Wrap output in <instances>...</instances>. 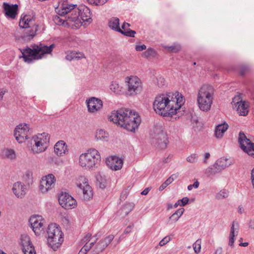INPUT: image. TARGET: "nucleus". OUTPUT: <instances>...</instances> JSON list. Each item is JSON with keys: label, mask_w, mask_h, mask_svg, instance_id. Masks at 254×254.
<instances>
[{"label": "nucleus", "mask_w": 254, "mask_h": 254, "mask_svg": "<svg viewBox=\"0 0 254 254\" xmlns=\"http://www.w3.org/2000/svg\"><path fill=\"white\" fill-rule=\"evenodd\" d=\"M50 141V135L43 132L34 135L31 140V151L33 154L44 152L47 149Z\"/></svg>", "instance_id": "nucleus-9"}, {"label": "nucleus", "mask_w": 254, "mask_h": 254, "mask_svg": "<svg viewBox=\"0 0 254 254\" xmlns=\"http://www.w3.org/2000/svg\"><path fill=\"white\" fill-rule=\"evenodd\" d=\"M65 59L69 61L75 60V51H67L66 53Z\"/></svg>", "instance_id": "nucleus-42"}, {"label": "nucleus", "mask_w": 254, "mask_h": 254, "mask_svg": "<svg viewBox=\"0 0 254 254\" xmlns=\"http://www.w3.org/2000/svg\"><path fill=\"white\" fill-rule=\"evenodd\" d=\"M156 83L158 86L162 87L163 85H165V80L163 77L159 76L157 78Z\"/></svg>", "instance_id": "nucleus-50"}, {"label": "nucleus", "mask_w": 254, "mask_h": 254, "mask_svg": "<svg viewBox=\"0 0 254 254\" xmlns=\"http://www.w3.org/2000/svg\"><path fill=\"white\" fill-rule=\"evenodd\" d=\"M110 89L116 94H120L122 92L123 87L117 81H113L110 84Z\"/></svg>", "instance_id": "nucleus-35"}, {"label": "nucleus", "mask_w": 254, "mask_h": 254, "mask_svg": "<svg viewBox=\"0 0 254 254\" xmlns=\"http://www.w3.org/2000/svg\"><path fill=\"white\" fill-rule=\"evenodd\" d=\"M178 206H181V202L180 199L177 201V202L174 205V208H177Z\"/></svg>", "instance_id": "nucleus-58"}, {"label": "nucleus", "mask_w": 254, "mask_h": 254, "mask_svg": "<svg viewBox=\"0 0 254 254\" xmlns=\"http://www.w3.org/2000/svg\"><path fill=\"white\" fill-rule=\"evenodd\" d=\"M228 127V125L225 122L216 126L214 131L215 137L217 139L222 138Z\"/></svg>", "instance_id": "nucleus-27"}, {"label": "nucleus", "mask_w": 254, "mask_h": 254, "mask_svg": "<svg viewBox=\"0 0 254 254\" xmlns=\"http://www.w3.org/2000/svg\"><path fill=\"white\" fill-rule=\"evenodd\" d=\"M165 48L169 52L176 53L181 50V47L179 44H175L171 46L166 47Z\"/></svg>", "instance_id": "nucleus-41"}, {"label": "nucleus", "mask_w": 254, "mask_h": 254, "mask_svg": "<svg viewBox=\"0 0 254 254\" xmlns=\"http://www.w3.org/2000/svg\"><path fill=\"white\" fill-rule=\"evenodd\" d=\"M19 25L20 27L26 29L23 38L28 40L32 39L38 30V26L36 24L35 18L31 14H22Z\"/></svg>", "instance_id": "nucleus-8"}, {"label": "nucleus", "mask_w": 254, "mask_h": 254, "mask_svg": "<svg viewBox=\"0 0 254 254\" xmlns=\"http://www.w3.org/2000/svg\"><path fill=\"white\" fill-rule=\"evenodd\" d=\"M239 231V224L236 222H233L230 227V231L229 236L228 245L231 247H233L234 246V243L235 240V237L238 235Z\"/></svg>", "instance_id": "nucleus-24"}, {"label": "nucleus", "mask_w": 254, "mask_h": 254, "mask_svg": "<svg viewBox=\"0 0 254 254\" xmlns=\"http://www.w3.org/2000/svg\"><path fill=\"white\" fill-rule=\"evenodd\" d=\"M198 158L196 154H192L187 158V161L190 163H194L197 162Z\"/></svg>", "instance_id": "nucleus-44"}, {"label": "nucleus", "mask_w": 254, "mask_h": 254, "mask_svg": "<svg viewBox=\"0 0 254 254\" xmlns=\"http://www.w3.org/2000/svg\"><path fill=\"white\" fill-rule=\"evenodd\" d=\"M214 90L210 85L204 84L198 90L197 104L199 109L204 112L210 110L214 100Z\"/></svg>", "instance_id": "nucleus-5"}, {"label": "nucleus", "mask_w": 254, "mask_h": 254, "mask_svg": "<svg viewBox=\"0 0 254 254\" xmlns=\"http://www.w3.org/2000/svg\"><path fill=\"white\" fill-rule=\"evenodd\" d=\"M30 135L29 127L27 124H20L14 129V135L19 143L24 142Z\"/></svg>", "instance_id": "nucleus-12"}, {"label": "nucleus", "mask_w": 254, "mask_h": 254, "mask_svg": "<svg viewBox=\"0 0 254 254\" xmlns=\"http://www.w3.org/2000/svg\"><path fill=\"white\" fill-rule=\"evenodd\" d=\"M238 141L241 148L249 155L254 156V143L247 138L243 132L239 134Z\"/></svg>", "instance_id": "nucleus-13"}, {"label": "nucleus", "mask_w": 254, "mask_h": 254, "mask_svg": "<svg viewBox=\"0 0 254 254\" xmlns=\"http://www.w3.org/2000/svg\"><path fill=\"white\" fill-rule=\"evenodd\" d=\"M130 230V227H127V229H126V230H125V232L126 233H127L129 232Z\"/></svg>", "instance_id": "nucleus-63"}, {"label": "nucleus", "mask_w": 254, "mask_h": 254, "mask_svg": "<svg viewBox=\"0 0 254 254\" xmlns=\"http://www.w3.org/2000/svg\"><path fill=\"white\" fill-rule=\"evenodd\" d=\"M127 94L130 96H135L142 90L141 80L136 76H127L125 78Z\"/></svg>", "instance_id": "nucleus-10"}, {"label": "nucleus", "mask_w": 254, "mask_h": 254, "mask_svg": "<svg viewBox=\"0 0 254 254\" xmlns=\"http://www.w3.org/2000/svg\"><path fill=\"white\" fill-rule=\"evenodd\" d=\"M174 208V205H172V204H168V209H170Z\"/></svg>", "instance_id": "nucleus-61"}, {"label": "nucleus", "mask_w": 254, "mask_h": 254, "mask_svg": "<svg viewBox=\"0 0 254 254\" xmlns=\"http://www.w3.org/2000/svg\"><path fill=\"white\" fill-rule=\"evenodd\" d=\"M4 155L8 159H13L15 157L14 151L12 149H6L4 151Z\"/></svg>", "instance_id": "nucleus-43"}, {"label": "nucleus", "mask_w": 254, "mask_h": 254, "mask_svg": "<svg viewBox=\"0 0 254 254\" xmlns=\"http://www.w3.org/2000/svg\"><path fill=\"white\" fill-rule=\"evenodd\" d=\"M95 136L97 140H100L104 141H107L108 140L109 134L104 130L100 129L97 130Z\"/></svg>", "instance_id": "nucleus-33"}, {"label": "nucleus", "mask_w": 254, "mask_h": 254, "mask_svg": "<svg viewBox=\"0 0 254 254\" xmlns=\"http://www.w3.org/2000/svg\"><path fill=\"white\" fill-rule=\"evenodd\" d=\"M45 220L41 215H33L30 219L31 228L36 235H39L44 230Z\"/></svg>", "instance_id": "nucleus-16"}, {"label": "nucleus", "mask_w": 254, "mask_h": 254, "mask_svg": "<svg viewBox=\"0 0 254 254\" xmlns=\"http://www.w3.org/2000/svg\"><path fill=\"white\" fill-rule=\"evenodd\" d=\"M210 156L209 153L207 152L204 154L203 162L204 163H207V159H208Z\"/></svg>", "instance_id": "nucleus-54"}, {"label": "nucleus", "mask_w": 254, "mask_h": 254, "mask_svg": "<svg viewBox=\"0 0 254 254\" xmlns=\"http://www.w3.org/2000/svg\"><path fill=\"white\" fill-rule=\"evenodd\" d=\"M189 198L187 197H184L182 199H180V201L181 202V206H185L189 202Z\"/></svg>", "instance_id": "nucleus-53"}, {"label": "nucleus", "mask_w": 254, "mask_h": 254, "mask_svg": "<svg viewBox=\"0 0 254 254\" xmlns=\"http://www.w3.org/2000/svg\"><path fill=\"white\" fill-rule=\"evenodd\" d=\"M54 152L58 156H63L68 152L67 146L63 140L58 141L54 146Z\"/></svg>", "instance_id": "nucleus-25"}, {"label": "nucleus", "mask_w": 254, "mask_h": 254, "mask_svg": "<svg viewBox=\"0 0 254 254\" xmlns=\"http://www.w3.org/2000/svg\"><path fill=\"white\" fill-rule=\"evenodd\" d=\"M185 102L184 96L179 92L160 93L155 96L153 108L156 114L163 117H173L178 113Z\"/></svg>", "instance_id": "nucleus-1"}, {"label": "nucleus", "mask_w": 254, "mask_h": 254, "mask_svg": "<svg viewBox=\"0 0 254 254\" xmlns=\"http://www.w3.org/2000/svg\"><path fill=\"white\" fill-rule=\"evenodd\" d=\"M130 24L128 23L124 22L122 25L121 31L119 32L127 36L134 37L136 32L134 30H130Z\"/></svg>", "instance_id": "nucleus-29"}, {"label": "nucleus", "mask_w": 254, "mask_h": 254, "mask_svg": "<svg viewBox=\"0 0 254 254\" xmlns=\"http://www.w3.org/2000/svg\"><path fill=\"white\" fill-rule=\"evenodd\" d=\"M193 187L191 185H190L188 187V189L189 190H191L192 189Z\"/></svg>", "instance_id": "nucleus-64"}, {"label": "nucleus", "mask_w": 254, "mask_h": 254, "mask_svg": "<svg viewBox=\"0 0 254 254\" xmlns=\"http://www.w3.org/2000/svg\"><path fill=\"white\" fill-rule=\"evenodd\" d=\"M61 206L66 209H71L77 206L76 200L67 193L61 194L59 197Z\"/></svg>", "instance_id": "nucleus-18"}, {"label": "nucleus", "mask_w": 254, "mask_h": 254, "mask_svg": "<svg viewBox=\"0 0 254 254\" xmlns=\"http://www.w3.org/2000/svg\"><path fill=\"white\" fill-rule=\"evenodd\" d=\"M155 54V51L151 49V48H150V49H148L144 53V55L146 57H149V56H153Z\"/></svg>", "instance_id": "nucleus-51"}, {"label": "nucleus", "mask_w": 254, "mask_h": 254, "mask_svg": "<svg viewBox=\"0 0 254 254\" xmlns=\"http://www.w3.org/2000/svg\"><path fill=\"white\" fill-rule=\"evenodd\" d=\"M154 140L155 143L160 149H164L167 147L168 139L165 131L159 130L155 134Z\"/></svg>", "instance_id": "nucleus-20"}, {"label": "nucleus", "mask_w": 254, "mask_h": 254, "mask_svg": "<svg viewBox=\"0 0 254 254\" xmlns=\"http://www.w3.org/2000/svg\"><path fill=\"white\" fill-rule=\"evenodd\" d=\"M79 10L78 8L74 7V5L68 4L67 2H60L56 8V12L61 16L68 14L67 18L66 20H64L56 16L54 18V21L58 25H67L72 28H78L82 24Z\"/></svg>", "instance_id": "nucleus-3"}, {"label": "nucleus", "mask_w": 254, "mask_h": 254, "mask_svg": "<svg viewBox=\"0 0 254 254\" xmlns=\"http://www.w3.org/2000/svg\"><path fill=\"white\" fill-rule=\"evenodd\" d=\"M231 164V161L229 159L222 157L215 162V167H217L219 170H222L229 167Z\"/></svg>", "instance_id": "nucleus-28"}, {"label": "nucleus", "mask_w": 254, "mask_h": 254, "mask_svg": "<svg viewBox=\"0 0 254 254\" xmlns=\"http://www.w3.org/2000/svg\"><path fill=\"white\" fill-rule=\"evenodd\" d=\"M199 185V183L197 181H196L193 183V184H192L191 185L193 188H194L195 189H197Z\"/></svg>", "instance_id": "nucleus-57"}, {"label": "nucleus", "mask_w": 254, "mask_h": 254, "mask_svg": "<svg viewBox=\"0 0 254 254\" xmlns=\"http://www.w3.org/2000/svg\"><path fill=\"white\" fill-rule=\"evenodd\" d=\"M99 152L95 148H89L79 157V165L85 170H91L97 167L101 161Z\"/></svg>", "instance_id": "nucleus-6"}, {"label": "nucleus", "mask_w": 254, "mask_h": 254, "mask_svg": "<svg viewBox=\"0 0 254 254\" xmlns=\"http://www.w3.org/2000/svg\"><path fill=\"white\" fill-rule=\"evenodd\" d=\"M184 211L185 209L183 208L178 209L169 217V220L171 222H176L183 214Z\"/></svg>", "instance_id": "nucleus-34"}, {"label": "nucleus", "mask_w": 254, "mask_h": 254, "mask_svg": "<svg viewBox=\"0 0 254 254\" xmlns=\"http://www.w3.org/2000/svg\"><path fill=\"white\" fill-rule=\"evenodd\" d=\"M193 250L196 253H198L201 249V240H197L193 244Z\"/></svg>", "instance_id": "nucleus-45"}, {"label": "nucleus", "mask_w": 254, "mask_h": 254, "mask_svg": "<svg viewBox=\"0 0 254 254\" xmlns=\"http://www.w3.org/2000/svg\"><path fill=\"white\" fill-rule=\"evenodd\" d=\"M150 190H151V188H147L145 189L141 192V194H142V195H147L148 194V193L149 192V191H150Z\"/></svg>", "instance_id": "nucleus-56"}, {"label": "nucleus", "mask_w": 254, "mask_h": 254, "mask_svg": "<svg viewBox=\"0 0 254 254\" xmlns=\"http://www.w3.org/2000/svg\"><path fill=\"white\" fill-rule=\"evenodd\" d=\"M109 120L126 130L133 132L141 123V118L136 112L127 108L112 111Z\"/></svg>", "instance_id": "nucleus-2"}, {"label": "nucleus", "mask_w": 254, "mask_h": 254, "mask_svg": "<svg viewBox=\"0 0 254 254\" xmlns=\"http://www.w3.org/2000/svg\"><path fill=\"white\" fill-rule=\"evenodd\" d=\"M96 178L99 187L101 189H105L108 185L107 180L106 177L105 176L103 177L101 175H99L97 176Z\"/></svg>", "instance_id": "nucleus-36"}, {"label": "nucleus", "mask_w": 254, "mask_h": 254, "mask_svg": "<svg viewBox=\"0 0 254 254\" xmlns=\"http://www.w3.org/2000/svg\"><path fill=\"white\" fill-rule=\"evenodd\" d=\"M114 235H109L100 240L95 247L96 253L97 254L103 251L114 239Z\"/></svg>", "instance_id": "nucleus-23"}, {"label": "nucleus", "mask_w": 254, "mask_h": 254, "mask_svg": "<svg viewBox=\"0 0 254 254\" xmlns=\"http://www.w3.org/2000/svg\"><path fill=\"white\" fill-rule=\"evenodd\" d=\"M106 164L112 170L118 171L122 169L123 160L116 156H112L107 158Z\"/></svg>", "instance_id": "nucleus-19"}, {"label": "nucleus", "mask_w": 254, "mask_h": 254, "mask_svg": "<svg viewBox=\"0 0 254 254\" xmlns=\"http://www.w3.org/2000/svg\"><path fill=\"white\" fill-rule=\"evenodd\" d=\"M91 239V234L90 233H88L86 234L83 237V238L82 239L81 243L82 245L85 244H89V242H90Z\"/></svg>", "instance_id": "nucleus-46"}, {"label": "nucleus", "mask_w": 254, "mask_h": 254, "mask_svg": "<svg viewBox=\"0 0 254 254\" xmlns=\"http://www.w3.org/2000/svg\"><path fill=\"white\" fill-rule=\"evenodd\" d=\"M228 196V191L226 190H223L216 194L215 197L218 199H222L227 197Z\"/></svg>", "instance_id": "nucleus-40"}, {"label": "nucleus", "mask_w": 254, "mask_h": 254, "mask_svg": "<svg viewBox=\"0 0 254 254\" xmlns=\"http://www.w3.org/2000/svg\"><path fill=\"white\" fill-rule=\"evenodd\" d=\"M86 59V56L83 52L75 51V60Z\"/></svg>", "instance_id": "nucleus-49"}, {"label": "nucleus", "mask_w": 254, "mask_h": 254, "mask_svg": "<svg viewBox=\"0 0 254 254\" xmlns=\"http://www.w3.org/2000/svg\"><path fill=\"white\" fill-rule=\"evenodd\" d=\"M56 182V177L52 174L42 177L39 186V190L42 193H47L54 188Z\"/></svg>", "instance_id": "nucleus-11"}, {"label": "nucleus", "mask_w": 254, "mask_h": 254, "mask_svg": "<svg viewBox=\"0 0 254 254\" xmlns=\"http://www.w3.org/2000/svg\"><path fill=\"white\" fill-rule=\"evenodd\" d=\"M88 112L92 114H95L103 108V102L98 98L91 97L87 98L85 101Z\"/></svg>", "instance_id": "nucleus-14"}, {"label": "nucleus", "mask_w": 254, "mask_h": 254, "mask_svg": "<svg viewBox=\"0 0 254 254\" xmlns=\"http://www.w3.org/2000/svg\"><path fill=\"white\" fill-rule=\"evenodd\" d=\"M19 244L24 254H36L35 248L29 236L21 235Z\"/></svg>", "instance_id": "nucleus-17"}, {"label": "nucleus", "mask_w": 254, "mask_h": 254, "mask_svg": "<svg viewBox=\"0 0 254 254\" xmlns=\"http://www.w3.org/2000/svg\"><path fill=\"white\" fill-rule=\"evenodd\" d=\"M250 227L254 229V220H251L249 223Z\"/></svg>", "instance_id": "nucleus-59"}, {"label": "nucleus", "mask_w": 254, "mask_h": 254, "mask_svg": "<svg viewBox=\"0 0 254 254\" xmlns=\"http://www.w3.org/2000/svg\"><path fill=\"white\" fill-rule=\"evenodd\" d=\"M87 253L86 252H84L83 251V250L81 249L80 251H79L78 254H86Z\"/></svg>", "instance_id": "nucleus-62"}, {"label": "nucleus", "mask_w": 254, "mask_h": 254, "mask_svg": "<svg viewBox=\"0 0 254 254\" xmlns=\"http://www.w3.org/2000/svg\"><path fill=\"white\" fill-rule=\"evenodd\" d=\"M221 170H218L217 167H215V163L211 167L208 168L206 170V173L209 176L214 175L216 173L220 172Z\"/></svg>", "instance_id": "nucleus-39"}, {"label": "nucleus", "mask_w": 254, "mask_h": 254, "mask_svg": "<svg viewBox=\"0 0 254 254\" xmlns=\"http://www.w3.org/2000/svg\"><path fill=\"white\" fill-rule=\"evenodd\" d=\"M108 0H88L89 2L91 4H93L96 5H101L105 3Z\"/></svg>", "instance_id": "nucleus-47"}, {"label": "nucleus", "mask_w": 254, "mask_h": 254, "mask_svg": "<svg viewBox=\"0 0 254 254\" xmlns=\"http://www.w3.org/2000/svg\"><path fill=\"white\" fill-rule=\"evenodd\" d=\"M248 245H249V244L247 242L241 243H240L239 244L240 246L244 247H246L248 246Z\"/></svg>", "instance_id": "nucleus-60"}, {"label": "nucleus", "mask_w": 254, "mask_h": 254, "mask_svg": "<svg viewBox=\"0 0 254 254\" xmlns=\"http://www.w3.org/2000/svg\"><path fill=\"white\" fill-rule=\"evenodd\" d=\"M234 108L236 109L237 113L240 116H246L249 112V105L248 102L242 101L239 96L235 97L231 103Z\"/></svg>", "instance_id": "nucleus-15"}, {"label": "nucleus", "mask_w": 254, "mask_h": 254, "mask_svg": "<svg viewBox=\"0 0 254 254\" xmlns=\"http://www.w3.org/2000/svg\"><path fill=\"white\" fill-rule=\"evenodd\" d=\"M83 193V199L86 201H90L93 198V191L90 185H86L85 188L82 189Z\"/></svg>", "instance_id": "nucleus-30"}, {"label": "nucleus", "mask_w": 254, "mask_h": 254, "mask_svg": "<svg viewBox=\"0 0 254 254\" xmlns=\"http://www.w3.org/2000/svg\"><path fill=\"white\" fill-rule=\"evenodd\" d=\"M171 237L169 236H167L165 237L163 239H162L159 243V246L160 247H163L169 243L171 241Z\"/></svg>", "instance_id": "nucleus-48"}, {"label": "nucleus", "mask_w": 254, "mask_h": 254, "mask_svg": "<svg viewBox=\"0 0 254 254\" xmlns=\"http://www.w3.org/2000/svg\"><path fill=\"white\" fill-rule=\"evenodd\" d=\"M6 91L3 89H0V101L2 100L3 95L5 93Z\"/></svg>", "instance_id": "nucleus-55"}, {"label": "nucleus", "mask_w": 254, "mask_h": 254, "mask_svg": "<svg viewBox=\"0 0 254 254\" xmlns=\"http://www.w3.org/2000/svg\"><path fill=\"white\" fill-rule=\"evenodd\" d=\"M74 181L77 187L80 189H82L83 188H85V186H86V185H89L88 179L83 176L77 177L75 179Z\"/></svg>", "instance_id": "nucleus-32"}, {"label": "nucleus", "mask_w": 254, "mask_h": 254, "mask_svg": "<svg viewBox=\"0 0 254 254\" xmlns=\"http://www.w3.org/2000/svg\"><path fill=\"white\" fill-rule=\"evenodd\" d=\"M97 237H98V234H96L93 236V237L96 238V239L94 241L90 242L89 244H83V246L81 248L83 250V251L87 253L90 250H91V249L94 246L95 243L97 240V239H98Z\"/></svg>", "instance_id": "nucleus-38"}, {"label": "nucleus", "mask_w": 254, "mask_h": 254, "mask_svg": "<svg viewBox=\"0 0 254 254\" xmlns=\"http://www.w3.org/2000/svg\"><path fill=\"white\" fill-rule=\"evenodd\" d=\"M177 178V175L176 174H173L171 175L165 182H164L159 187V191H162L165 188H166L169 185H170L172 182H173Z\"/></svg>", "instance_id": "nucleus-37"}, {"label": "nucleus", "mask_w": 254, "mask_h": 254, "mask_svg": "<svg viewBox=\"0 0 254 254\" xmlns=\"http://www.w3.org/2000/svg\"><path fill=\"white\" fill-rule=\"evenodd\" d=\"M146 49V46L143 44L141 45H136L135 46V50L137 51H142L144 50H145Z\"/></svg>", "instance_id": "nucleus-52"}, {"label": "nucleus", "mask_w": 254, "mask_h": 254, "mask_svg": "<svg viewBox=\"0 0 254 254\" xmlns=\"http://www.w3.org/2000/svg\"><path fill=\"white\" fill-rule=\"evenodd\" d=\"M108 26L112 30L119 32L121 31L120 20L117 17H112L108 21Z\"/></svg>", "instance_id": "nucleus-31"}, {"label": "nucleus", "mask_w": 254, "mask_h": 254, "mask_svg": "<svg viewBox=\"0 0 254 254\" xmlns=\"http://www.w3.org/2000/svg\"><path fill=\"white\" fill-rule=\"evenodd\" d=\"M77 8L79 10V16L81 21L90 22L91 20V14L90 9L85 6H80Z\"/></svg>", "instance_id": "nucleus-26"}, {"label": "nucleus", "mask_w": 254, "mask_h": 254, "mask_svg": "<svg viewBox=\"0 0 254 254\" xmlns=\"http://www.w3.org/2000/svg\"><path fill=\"white\" fill-rule=\"evenodd\" d=\"M3 9L6 16L11 19H15L18 14V5L3 3Z\"/></svg>", "instance_id": "nucleus-22"}, {"label": "nucleus", "mask_w": 254, "mask_h": 254, "mask_svg": "<svg viewBox=\"0 0 254 254\" xmlns=\"http://www.w3.org/2000/svg\"><path fill=\"white\" fill-rule=\"evenodd\" d=\"M55 47L54 44L49 46L42 43L34 44L31 48L27 47L23 50V58L25 62L30 63L33 61L44 58L47 55L51 54Z\"/></svg>", "instance_id": "nucleus-4"}, {"label": "nucleus", "mask_w": 254, "mask_h": 254, "mask_svg": "<svg viewBox=\"0 0 254 254\" xmlns=\"http://www.w3.org/2000/svg\"><path fill=\"white\" fill-rule=\"evenodd\" d=\"M12 190L17 197L22 198L26 193L27 188L24 184L17 182L13 185Z\"/></svg>", "instance_id": "nucleus-21"}, {"label": "nucleus", "mask_w": 254, "mask_h": 254, "mask_svg": "<svg viewBox=\"0 0 254 254\" xmlns=\"http://www.w3.org/2000/svg\"><path fill=\"white\" fill-rule=\"evenodd\" d=\"M48 244L54 251L61 247L64 241V234L60 226L55 224H50L47 230Z\"/></svg>", "instance_id": "nucleus-7"}]
</instances>
